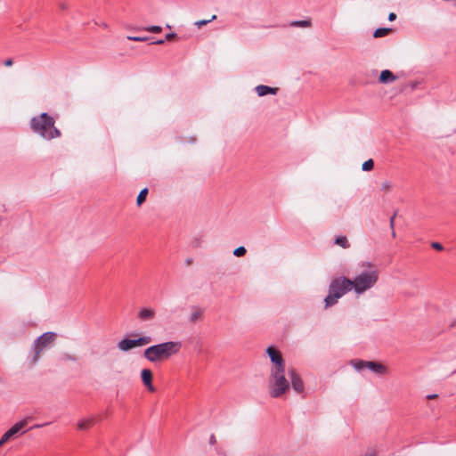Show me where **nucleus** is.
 Listing matches in <instances>:
<instances>
[{"label":"nucleus","mask_w":456,"mask_h":456,"mask_svg":"<svg viewBox=\"0 0 456 456\" xmlns=\"http://www.w3.org/2000/svg\"><path fill=\"white\" fill-rule=\"evenodd\" d=\"M335 243L342 248H347L348 242L347 239L345 236H339L335 240Z\"/></svg>","instance_id":"nucleus-21"},{"label":"nucleus","mask_w":456,"mask_h":456,"mask_svg":"<svg viewBox=\"0 0 456 456\" xmlns=\"http://www.w3.org/2000/svg\"><path fill=\"white\" fill-rule=\"evenodd\" d=\"M156 312L151 307H143L138 312V318L141 321H151L155 317Z\"/></svg>","instance_id":"nucleus-13"},{"label":"nucleus","mask_w":456,"mask_h":456,"mask_svg":"<svg viewBox=\"0 0 456 456\" xmlns=\"http://www.w3.org/2000/svg\"><path fill=\"white\" fill-rule=\"evenodd\" d=\"M452 324H453V325H456V320L453 322V323H452Z\"/></svg>","instance_id":"nucleus-38"},{"label":"nucleus","mask_w":456,"mask_h":456,"mask_svg":"<svg viewBox=\"0 0 456 456\" xmlns=\"http://www.w3.org/2000/svg\"><path fill=\"white\" fill-rule=\"evenodd\" d=\"M216 443V437L214 435H211L209 437V444H214Z\"/></svg>","instance_id":"nucleus-33"},{"label":"nucleus","mask_w":456,"mask_h":456,"mask_svg":"<svg viewBox=\"0 0 456 456\" xmlns=\"http://www.w3.org/2000/svg\"><path fill=\"white\" fill-rule=\"evenodd\" d=\"M203 314V311L200 308H193L190 314L189 321L191 322H198Z\"/></svg>","instance_id":"nucleus-16"},{"label":"nucleus","mask_w":456,"mask_h":456,"mask_svg":"<svg viewBox=\"0 0 456 456\" xmlns=\"http://www.w3.org/2000/svg\"><path fill=\"white\" fill-rule=\"evenodd\" d=\"M396 19V14L395 12H390L388 14V20L389 21H393Z\"/></svg>","instance_id":"nucleus-30"},{"label":"nucleus","mask_w":456,"mask_h":456,"mask_svg":"<svg viewBox=\"0 0 456 456\" xmlns=\"http://www.w3.org/2000/svg\"><path fill=\"white\" fill-rule=\"evenodd\" d=\"M396 79V77L388 69L381 71L379 81L383 84L392 83Z\"/></svg>","instance_id":"nucleus-15"},{"label":"nucleus","mask_w":456,"mask_h":456,"mask_svg":"<svg viewBox=\"0 0 456 456\" xmlns=\"http://www.w3.org/2000/svg\"><path fill=\"white\" fill-rule=\"evenodd\" d=\"M93 421H94L93 419H80L77 422V428L80 429V430H86V429H88L92 426Z\"/></svg>","instance_id":"nucleus-17"},{"label":"nucleus","mask_w":456,"mask_h":456,"mask_svg":"<svg viewBox=\"0 0 456 456\" xmlns=\"http://www.w3.org/2000/svg\"><path fill=\"white\" fill-rule=\"evenodd\" d=\"M361 267L362 270L351 281L352 289L357 294H362L374 287L379 279V270L370 262H362Z\"/></svg>","instance_id":"nucleus-3"},{"label":"nucleus","mask_w":456,"mask_h":456,"mask_svg":"<svg viewBox=\"0 0 456 456\" xmlns=\"http://www.w3.org/2000/svg\"><path fill=\"white\" fill-rule=\"evenodd\" d=\"M390 32H392V28H379L374 31L373 37H382L388 35Z\"/></svg>","instance_id":"nucleus-19"},{"label":"nucleus","mask_w":456,"mask_h":456,"mask_svg":"<svg viewBox=\"0 0 456 456\" xmlns=\"http://www.w3.org/2000/svg\"><path fill=\"white\" fill-rule=\"evenodd\" d=\"M27 425V419L16 422L10 429H8L0 438V447H2L7 441L18 435L21 429Z\"/></svg>","instance_id":"nucleus-9"},{"label":"nucleus","mask_w":456,"mask_h":456,"mask_svg":"<svg viewBox=\"0 0 456 456\" xmlns=\"http://www.w3.org/2000/svg\"><path fill=\"white\" fill-rule=\"evenodd\" d=\"M352 290L351 280L345 277L335 279L331 281L329 294L324 299L325 307L335 305L346 292Z\"/></svg>","instance_id":"nucleus-4"},{"label":"nucleus","mask_w":456,"mask_h":456,"mask_svg":"<svg viewBox=\"0 0 456 456\" xmlns=\"http://www.w3.org/2000/svg\"><path fill=\"white\" fill-rule=\"evenodd\" d=\"M180 349V342L167 341L147 347L143 352V357L151 362L159 363L175 355Z\"/></svg>","instance_id":"nucleus-2"},{"label":"nucleus","mask_w":456,"mask_h":456,"mask_svg":"<svg viewBox=\"0 0 456 456\" xmlns=\"http://www.w3.org/2000/svg\"><path fill=\"white\" fill-rule=\"evenodd\" d=\"M392 236H393V237H395V231H393V232H392Z\"/></svg>","instance_id":"nucleus-37"},{"label":"nucleus","mask_w":456,"mask_h":456,"mask_svg":"<svg viewBox=\"0 0 456 456\" xmlns=\"http://www.w3.org/2000/svg\"><path fill=\"white\" fill-rule=\"evenodd\" d=\"M289 26L299 28H310L312 26V22L310 20H293L290 22Z\"/></svg>","instance_id":"nucleus-18"},{"label":"nucleus","mask_w":456,"mask_h":456,"mask_svg":"<svg viewBox=\"0 0 456 456\" xmlns=\"http://www.w3.org/2000/svg\"><path fill=\"white\" fill-rule=\"evenodd\" d=\"M390 224H391L392 227L394 226V217L391 218Z\"/></svg>","instance_id":"nucleus-36"},{"label":"nucleus","mask_w":456,"mask_h":456,"mask_svg":"<svg viewBox=\"0 0 456 456\" xmlns=\"http://www.w3.org/2000/svg\"><path fill=\"white\" fill-rule=\"evenodd\" d=\"M351 363L356 370L368 369L373 373L379 375H385L387 373V368L379 362L354 360Z\"/></svg>","instance_id":"nucleus-8"},{"label":"nucleus","mask_w":456,"mask_h":456,"mask_svg":"<svg viewBox=\"0 0 456 456\" xmlns=\"http://www.w3.org/2000/svg\"><path fill=\"white\" fill-rule=\"evenodd\" d=\"M246 253V249L244 247H239L233 251V255L236 256H242Z\"/></svg>","instance_id":"nucleus-26"},{"label":"nucleus","mask_w":456,"mask_h":456,"mask_svg":"<svg viewBox=\"0 0 456 456\" xmlns=\"http://www.w3.org/2000/svg\"><path fill=\"white\" fill-rule=\"evenodd\" d=\"M431 246L433 248L436 249V250H443V245L439 242H432L431 243Z\"/></svg>","instance_id":"nucleus-28"},{"label":"nucleus","mask_w":456,"mask_h":456,"mask_svg":"<svg viewBox=\"0 0 456 456\" xmlns=\"http://www.w3.org/2000/svg\"><path fill=\"white\" fill-rule=\"evenodd\" d=\"M255 90L258 96H265L269 94H276L278 92L277 87H271V86H264V85H259V86H256Z\"/></svg>","instance_id":"nucleus-14"},{"label":"nucleus","mask_w":456,"mask_h":456,"mask_svg":"<svg viewBox=\"0 0 456 456\" xmlns=\"http://www.w3.org/2000/svg\"><path fill=\"white\" fill-rule=\"evenodd\" d=\"M152 339L150 336H142L137 338H126L118 342V347L120 351L127 352L134 348L149 345Z\"/></svg>","instance_id":"nucleus-7"},{"label":"nucleus","mask_w":456,"mask_h":456,"mask_svg":"<svg viewBox=\"0 0 456 456\" xmlns=\"http://www.w3.org/2000/svg\"><path fill=\"white\" fill-rule=\"evenodd\" d=\"M31 131L45 140L50 141L61 137V131L55 126V118L43 112L30 120Z\"/></svg>","instance_id":"nucleus-1"},{"label":"nucleus","mask_w":456,"mask_h":456,"mask_svg":"<svg viewBox=\"0 0 456 456\" xmlns=\"http://www.w3.org/2000/svg\"><path fill=\"white\" fill-rule=\"evenodd\" d=\"M127 39L137 42H143L148 40V37H127Z\"/></svg>","instance_id":"nucleus-27"},{"label":"nucleus","mask_w":456,"mask_h":456,"mask_svg":"<svg viewBox=\"0 0 456 456\" xmlns=\"http://www.w3.org/2000/svg\"><path fill=\"white\" fill-rule=\"evenodd\" d=\"M437 396L438 395L436 394H431V395H427V399L432 400V399H436Z\"/></svg>","instance_id":"nucleus-32"},{"label":"nucleus","mask_w":456,"mask_h":456,"mask_svg":"<svg viewBox=\"0 0 456 456\" xmlns=\"http://www.w3.org/2000/svg\"><path fill=\"white\" fill-rule=\"evenodd\" d=\"M289 388V383L285 378V368L271 370L269 378V394L273 398L281 396Z\"/></svg>","instance_id":"nucleus-5"},{"label":"nucleus","mask_w":456,"mask_h":456,"mask_svg":"<svg viewBox=\"0 0 456 456\" xmlns=\"http://www.w3.org/2000/svg\"><path fill=\"white\" fill-rule=\"evenodd\" d=\"M266 353L268 356L271 359V362L273 363V367L271 370H276V369H284L285 368V362L282 358L281 354L275 349L273 346H269L266 349Z\"/></svg>","instance_id":"nucleus-10"},{"label":"nucleus","mask_w":456,"mask_h":456,"mask_svg":"<svg viewBox=\"0 0 456 456\" xmlns=\"http://www.w3.org/2000/svg\"><path fill=\"white\" fill-rule=\"evenodd\" d=\"M373 167H374V162L371 159L366 160L365 162H363L362 166V169L363 171H370L373 169Z\"/></svg>","instance_id":"nucleus-22"},{"label":"nucleus","mask_w":456,"mask_h":456,"mask_svg":"<svg viewBox=\"0 0 456 456\" xmlns=\"http://www.w3.org/2000/svg\"><path fill=\"white\" fill-rule=\"evenodd\" d=\"M176 37V34L175 33H168L166 35V39L167 40H170V39H173Z\"/></svg>","instance_id":"nucleus-29"},{"label":"nucleus","mask_w":456,"mask_h":456,"mask_svg":"<svg viewBox=\"0 0 456 456\" xmlns=\"http://www.w3.org/2000/svg\"><path fill=\"white\" fill-rule=\"evenodd\" d=\"M48 425V423H44V424H37L35 425L32 428H43L45 426Z\"/></svg>","instance_id":"nucleus-34"},{"label":"nucleus","mask_w":456,"mask_h":456,"mask_svg":"<svg viewBox=\"0 0 456 456\" xmlns=\"http://www.w3.org/2000/svg\"><path fill=\"white\" fill-rule=\"evenodd\" d=\"M148 189L144 188L142 189L136 199V203L138 206L142 205V203L145 200L147 194H148Z\"/></svg>","instance_id":"nucleus-20"},{"label":"nucleus","mask_w":456,"mask_h":456,"mask_svg":"<svg viewBox=\"0 0 456 456\" xmlns=\"http://www.w3.org/2000/svg\"><path fill=\"white\" fill-rule=\"evenodd\" d=\"M141 378L143 385L147 387L150 392H154L155 387L152 385V372L149 369H143L141 371Z\"/></svg>","instance_id":"nucleus-12"},{"label":"nucleus","mask_w":456,"mask_h":456,"mask_svg":"<svg viewBox=\"0 0 456 456\" xmlns=\"http://www.w3.org/2000/svg\"><path fill=\"white\" fill-rule=\"evenodd\" d=\"M144 30L151 33H160L162 31V28L160 26H150L144 28Z\"/></svg>","instance_id":"nucleus-24"},{"label":"nucleus","mask_w":456,"mask_h":456,"mask_svg":"<svg viewBox=\"0 0 456 456\" xmlns=\"http://www.w3.org/2000/svg\"><path fill=\"white\" fill-rule=\"evenodd\" d=\"M13 61L12 59H8L6 61H4V64L6 66V67H11L12 65Z\"/></svg>","instance_id":"nucleus-31"},{"label":"nucleus","mask_w":456,"mask_h":456,"mask_svg":"<svg viewBox=\"0 0 456 456\" xmlns=\"http://www.w3.org/2000/svg\"><path fill=\"white\" fill-rule=\"evenodd\" d=\"M288 375L291 380L292 387L295 391L297 393H301L304 390V383L299 377V375L297 373L295 369H289Z\"/></svg>","instance_id":"nucleus-11"},{"label":"nucleus","mask_w":456,"mask_h":456,"mask_svg":"<svg viewBox=\"0 0 456 456\" xmlns=\"http://www.w3.org/2000/svg\"><path fill=\"white\" fill-rule=\"evenodd\" d=\"M164 42H165V40L159 39V40H157L155 42H152L151 44L152 45H162V44H164Z\"/></svg>","instance_id":"nucleus-35"},{"label":"nucleus","mask_w":456,"mask_h":456,"mask_svg":"<svg viewBox=\"0 0 456 456\" xmlns=\"http://www.w3.org/2000/svg\"><path fill=\"white\" fill-rule=\"evenodd\" d=\"M393 188V183L390 181H385L380 185V190L384 192H389Z\"/></svg>","instance_id":"nucleus-23"},{"label":"nucleus","mask_w":456,"mask_h":456,"mask_svg":"<svg viewBox=\"0 0 456 456\" xmlns=\"http://www.w3.org/2000/svg\"><path fill=\"white\" fill-rule=\"evenodd\" d=\"M57 338L55 332L48 331L39 336L33 343V356L31 358V365H36L40 358L41 354L47 348H50Z\"/></svg>","instance_id":"nucleus-6"},{"label":"nucleus","mask_w":456,"mask_h":456,"mask_svg":"<svg viewBox=\"0 0 456 456\" xmlns=\"http://www.w3.org/2000/svg\"><path fill=\"white\" fill-rule=\"evenodd\" d=\"M216 15H213V16L211 17V19H209V20H199V21L195 22V25H197L199 28H200V27H202L203 25H206V24H208V22H210V21H212V20H216Z\"/></svg>","instance_id":"nucleus-25"}]
</instances>
